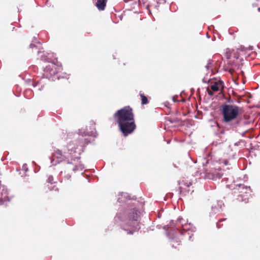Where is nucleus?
I'll return each mask as SVG.
<instances>
[{
    "label": "nucleus",
    "mask_w": 260,
    "mask_h": 260,
    "mask_svg": "<svg viewBox=\"0 0 260 260\" xmlns=\"http://www.w3.org/2000/svg\"><path fill=\"white\" fill-rule=\"evenodd\" d=\"M114 117L124 136L132 134L136 129L134 114L133 109L129 106H125L118 110L114 114Z\"/></svg>",
    "instance_id": "nucleus-1"
},
{
    "label": "nucleus",
    "mask_w": 260,
    "mask_h": 260,
    "mask_svg": "<svg viewBox=\"0 0 260 260\" xmlns=\"http://www.w3.org/2000/svg\"><path fill=\"white\" fill-rule=\"evenodd\" d=\"M117 218L120 221L124 222L121 228L123 230L127 231V234L132 235L140 229L137 210L135 209L128 213H120Z\"/></svg>",
    "instance_id": "nucleus-2"
},
{
    "label": "nucleus",
    "mask_w": 260,
    "mask_h": 260,
    "mask_svg": "<svg viewBox=\"0 0 260 260\" xmlns=\"http://www.w3.org/2000/svg\"><path fill=\"white\" fill-rule=\"evenodd\" d=\"M222 116V121L224 123L231 124L233 123V127H237L240 121L237 120L240 114V107L234 104H222L220 109Z\"/></svg>",
    "instance_id": "nucleus-3"
},
{
    "label": "nucleus",
    "mask_w": 260,
    "mask_h": 260,
    "mask_svg": "<svg viewBox=\"0 0 260 260\" xmlns=\"http://www.w3.org/2000/svg\"><path fill=\"white\" fill-rule=\"evenodd\" d=\"M224 87V83L221 80L217 81H212L210 83V88L211 90L209 88H207V91L209 95H213V92L218 91L219 90L223 89Z\"/></svg>",
    "instance_id": "nucleus-4"
},
{
    "label": "nucleus",
    "mask_w": 260,
    "mask_h": 260,
    "mask_svg": "<svg viewBox=\"0 0 260 260\" xmlns=\"http://www.w3.org/2000/svg\"><path fill=\"white\" fill-rule=\"evenodd\" d=\"M222 176V173L219 171H217L215 168H211V170H206L205 178L212 179L216 180L217 179H220Z\"/></svg>",
    "instance_id": "nucleus-5"
},
{
    "label": "nucleus",
    "mask_w": 260,
    "mask_h": 260,
    "mask_svg": "<svg viewBox=\"0 0 260 260\" xmlns=\"http://www.w3.org/2000/svg\"><path fill=\"white\" fill-rule=\"evenodd\" d=\"M44 72L47 78H50L57 74V67L54 63H49L45 67Z\"/></svg>",
    "instance_id": "nucleus-6"
},
{
    "label": "nucleus",
    "mask_w": 260,
    "mask_h": 260,
    "mask_svg": "<svg viewBox=\"0 0 260 260\" xmlns=\"http://www.w3.org/2000/svg\"><path fill=\"white\" fill-rule=\"evenodd\" d=\"M107 2V0H98L95 6L99 10L103 11L105 8Z\"/></svg>",
    "instance_id": "nucleus-7"
},
{
    "label": "nucleus",
    "mask_w": 260,
    "mask_h": 260,
    "mask_svg": "<svg viewBox=\"0 0 260 260\" xmlns=\"http://www.w3.org/2000/svg\"><path fill=\"white\" fill-rule=\"evenodd\" d=\"M62 153L60 150L59 149H55L54 150V152L52 154V157H53V160L56 158L57 159H59L60 160L59 161H61L62 159Z\"/></svg>",
    "instance_id": "nucleus-8"
},
{
    "label": "nucleus",
    "mask_w": 260,
    "mask_h": 260,
    "mask_svg": "<svg viewBox=\"0 0 260 260\" xmlns=\"http://www.w3.org/2000/svg\"><path fill=\"white\" fill-rule=\"evenodd\" d=\"M179 184L180 185L179 191H180V193H181L183 191V187L184 186H186V187H189L191 184L190 182L186 183L184 182V180H182V181H180L179 182Z\"/></svg>",
    "instance_id": "nucleus-9"
},
{
    "label": "nucleus",
    "mask_w": 260,
    "mask_h": 260,
    "mask_svg": "<svg viewBox=\"0 0 260 260\" xmlns=\"http://www.w3.org/2000/svg\"><path fill=\"white\" fill-rule=\"evenodd\" d=\"M140 95L141 98V104L142 105H145L148 103V100L147 98L144 95L143 93H140Z\"/></svg>",
    "instance_id": "nucleus-10"
},
{
    "label": "nucleus",
    "mask_w": 260,
    "mask_h": 260,
    "mask_svg": "<svg viewBox=\"0 0 260 260\" xmlns=\"http://www.w3.org/2000/svg\"><path fill=\"white\" fill-rule=\"evenodd\" d=\"M226 219V218H222V219H221L220 220H219L217 223V227L219 229L220 228H221L222 226V224L221 223V222L223 221H224Z\"/></svg>",
    "instance_id": "nucleus-11"
},
{
    "label": "nucleus",
    "mask_w": 260,
    "mask_h": 260,
    "mask_svg": "<svg viewBox=\"0 0 260 260\" xmlns=\"http://www.w3.org/2000/svg\"><path fill=\"white\" fill-rule=\"evenodd\" d=\"M177 96H174L173 98V101L175 102H178V101L177 100Z\"/></svg>",
    "instance_id": "nucleus-12"
},
{
    "label": "nucleus",
    "mask_w": 260,
    "mask_h": 260,
    "mask_svg": "<svg viewBox=\"0 0 260 260\" xmlns=\"http://www.w3.org/2000/svg\"><path fill=\"white\" fill-rule=\"evenodd\" d=\"M223 163L225 165H228L229 164V161L227 160H224L223 161Z\"/></svg>",
    "instance_id": "nucleus-13"
},
{
    "label": "nucleus",
    "mask_w": 260,
    "mask_h": 260,
    "mask_svg": "<svg viewBox=\"0 0 260 260\" xmlns=\"http://www.w3.org/2000/svg\"><path fill=\"white\" fill-rule=\"evenodd\" d=\"M36 47V46L35 45H34V44H31L30 45V47L31 48H33L34 47Z\"/></svg>",
    "instance_id": "nucleus-14"
},
{
    "label": "nucleus",
    "mask_w": 260,
    "mask_h": 260,
    "mask_svg": "<svg viewBox=\"0 0 260 260\" xmlns=\"http://www.w3.org/2000/svg\"><path fill=\"white\" fill-rule=\"evenodd\" d=\"M206 36H207V37L208 38H210V36H209V34H208V33H207V34H206Z\"/></svg>",
    "instance_id": "nucleus-15"
}]
</instances>
